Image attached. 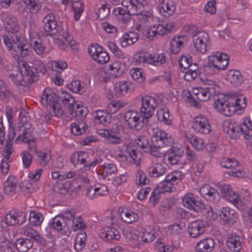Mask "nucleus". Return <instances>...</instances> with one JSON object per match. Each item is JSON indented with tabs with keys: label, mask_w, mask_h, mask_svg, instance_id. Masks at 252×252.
I'll use <instances>...</instances> for the list:
<instances>
[{
	"label": "nucleus",
	"mask_w": 252,
	"mask_h": 252,
	"mask_svg": "<svg viewBox=\"0 0 252 252\" xmlns=\"http://www.w3.org/2000/svg\"><path fill=\"white\" fill-rule=\"evenodd\" d=\"M41 102L47 108H51L55 116L59 117L63 115V110L59 102V97L51 88L44 90Z\"/></svg>",
	"instance_id": "nucleus-3"
},
{
	"label": "nucleus",
	"mask_w": 252,
	"mask_h": 252,
	"mask_svg": "<svg viewBox=\"0 0 252 252\" xmlns=\"http://www.w3.org/2000/svg\"><path fill=\"white\" fill-rule=\"evenodd\" d=\"M95 123L97 124L107 126L111 121V115L105 110H98L93 113Z\"/></svg>",
	"instance_id": "nucleus-31"
},
{
	"label": "nucleus",
	"mask_w": 252,
	"mask_h": 252,
	"mask_svg": "<svg viewBox=\"0 0 252 252\" xmlns=\"http://www.w3.org/2000/svg\"><path fill=\"white\" fill-rule=\"evenodd\" d=\"M103 135L107 139L108 144L116 145L122 143V140L120 136L115 133H110L108 131H105Z\"/></svg>",
	"instance_id": "nucleus-55"
},
{
	"label": "nucleus",
	"mask_w": 252,
	"mask_h": 252,
	"mask_svg": "<svg viewBox=\"0 0 252 252\" xmlns=\"http://www.w3.org/2000/svg\"><path fill=\"white\" fill-rule=\"evenodd\" d=\"M184 176L182 172L175 171L166 176L162 182H161L156 188L162 193L164 192H172L175 188L174 186L184 178Z\"/></svg>",
	"instance_id": "nucleus-7"
},
{
	"label": "nucleus",
	"mask_w": 252,
	"mask_h": 252,
	"mask_svg": "<svg viewBox=\"0 0 252 252\" xmlns=\"http://www.w3.org/2000/svg\"><path fill=\"white\" fill-rule=\"evenodd\" d=\"M63 104L67 108L69 114L73 115V110L75 107V100L69 93H65L62 99Z\"/></svg>",
	"instance_id": "nucleus-46"
},
{
	"label": "nucleus",
	"mask_w": 252,
	"mask_h": 252,
	"mask_svg": "<svg viewBox=\"0 0 252 252\" xmlns=\"http://www.w3.org/2000/svg\"><path fill=\"white\" fill-rule=\"evenodd\" d=\"M159 12L164 17L172 15L176 8V4L172 0H157Z\"/></svg>",
	"instance_id": "nucleus-23"
},
{
	"label": "nucleus",
	"mask_w": 252,
	"mask_h": 252,
	"mask_svg": "<svg viewBox=\"0 0 252 252\" xmlns=\"http://www.w3.org/2000/svg\"><path fill=\"white\" fill-rule=\"evenodd\" d=\"M141 114L135 110H130L126 111L124 117L126 125L130 129H139L141 127Z\"/></svg>",
	"instance_id": "nucleus-16"
},
{
	"label": "nucleus",
	"mask_w": 252,
	"mask_h": 252,
	"mask_svg": "<svg viewBox=\"0 0 252 252\" xmlns=\"http://www.w3.org/2000/svg\"><path fill=\"white\" fill-rule=\"evenodd\" d=\"M228 248L232 252H240L242 250L241 238L235 234H232L226 242Z\"/></svg>",
	"instance_id": "nucleus-34"
},
{
	"label": "nucleus",
	"mask_w": 252,
	"mask_h": 252,
	"mask_svg": "<svg viewBox=\"0 0 252 252\" xmlns=\"http://www.w3.org/2000/svg\"><path fill=\"white\" fill-rule=\"evenodd\" d=\"M158 119L164 123L166 125H169L171 124V120L170 119L168 110L164 108H160L157 112Z\"/></svg>",
	"instance_id": "nucleus-53"
},
{
	"label": "nucleus",
	"mask_w": 252,
	"mask_h": 252,
	"mask_svg": "<svg viewBox=\"0 0 252 252\" xmlns=\"http://www.w3.org/2000/svg\"><path fill=\"white\" fill-rule=\"evenodd\" d=\"M219 216L222 224L228 226L233 225L237 220L235 211L228 207L222 208L219 211Z\"/></svg>",
	"instance_id": "nucleus-19"
},
{
	"label": "nucleus",
	"mask_w": 252,
	"mask_h": 252,
	"mask_svg": "<svg viewBox=\"0 0 252 252\" xmlns=\"http://www.w3.org/2000/svg\"><path fill=\"white\" fill-rule=\"evenodd\" d=\"M192 62V57L189 55L181 57L178 61L180 68L183 69V70L188 69ZM183 71H184V70H183Z\"/></svg>",
	"instance_id": "nucleus-61"
},
{
	"label": "nucleus",
	"mask_w": 252,
	"mask_h": 252,
	"mask_svg": "<svg viewBox=\"0 0 252 252\" xmlns=\"http://www.w3.org/2000/svg\"><path fill=\"white\" fill-rule=\"evenodd\" d=\"M72 7L75 14L74 19L75 21H78L83 11V5L81 2L76 1L72 3Z\"/></svg>",
	"instance_id": "nucleus-62"
},
{
	"label": "nucleus",
	"mask_w": 252,
	"mask_h": 252,
	"mask_svg": "<svg viewBox=\"0 0 252 252\" xmlns=\"http://www.w3.org/2000/svg\"><path fill=\"white\" fill-rule=\"evenodd\" d=\"M174 28L173 22L159 24L154 26L149 30L147 33V37L150 39H153L157 35L163 36L170 33Z\"/></svg>",
	"instance_id": "nucleus-13"
},
{
	"label": "nucleus",
	"mask_w": 252,
	"mask_h": 252,
	"mask_svg": "<svg viewBox=\"0 0 252 252\" xmlns=\"http://www.w3.org/2000/svg\"><path fill=\"white\" fill-rule=\"evenodd\" d=\"M88 52L92 58L101 64L106 63L110 60L108 53L103 50L98 44L91 45L88 48Z\"/></svg>",
	"instance_id": "nucleus-12"
},
{
	"label": "nucleus",
	"mask_w": 252,
	"mask_h": 252,
	"mask_svg": "<svg viewBox=\"0 0 252 252\" xmlns=\"http://www.w3.org/2000/svg\"><path fill=\"white\" fill-rule=\"evenodd\" d=\"M130 83L128 81L119 82L115 84L114 92L118 96H123L127 93Z\"/></svg>",
	"instance_id": "nucleus-44"
},
{
	"label": "nucleus",
	"mask_w": 252,
	"mask_h": 252,
	"mask_svg": "<svg viewBox=\"0 0 252 252\" xmlns=\"http://www.w3.org/2000/svg\"><path fill=\"white\" fill-rule=\"evenodd\" d=\"M4 185L3 190L5 193L9 196H13L15 194L16 184L14 181L9 178L5 182Z\"/></svg>",
	"instance_id": "nucleus-56"
},
{
	"label": "nucleus",
	"mask_w": 252,
	"mask_h": 252,
	"mask_svg": "<svg viewBox=\"0 0 252 252\" xmlns=\"http://www.w3.org/2000/svg\"><path fill=\"white\" fill-rule=\"evenodd\" d=\"M26 4V8L30 13H37L41 9V5L38 0H21Z\"/></svg>",
	"instance_id": "nucleus-45"
},
{
	"label": "nucleus",
	"mask_w": 252,
	"mask_h": 252,
	"mask_svg": "<svg viewBox=\"0 0 252 252\" xmlns=\"http://www.w3.org/2000/svg\"><path fill=\"white\" fill-rule=\"evenodd\" d=\"M220 165L226 168H235L238 166V161L234 158H223L220 161Z\"/></svg>",
	"instance_id": "nucleus-59"
},
{
	"label": "nucleus",
	"mask_w": 252,
	"mask_h": 252,
	"mask_svg": "<svg viewBox=\"0 0 252 252\" xmlns=\"http://www.w3.org/2000/svg\"><path fill=\"white\" fill-rule=\"evenodd\" d=\"M228 77L231 83L235 86L240 85L244 80L241 72L237 70H230L228 74Z\"/></svg>",
	"instance_id": "nucleus-42"
},
{
	"label": "nucleus",
	"mask_w": 252,
	"mask_h": 252,
	"mask_svg": "<svg viewBox=\"0 0 252 252\" xmlns=\"http://www.w3.org/2000/svg\"><path fill=\"white\" fill-rule=\"evenodd\" d=\"M214 240L210 237H207L198 242L195 247L196 252H211L215 248Z\"/></svg>",
	"instance_id": "nucleus-27"
},
{
	"label": "nucleus",
	"mask_w": 252,
	"mask_h": 252,
	"mask_svg": "<svg viewBox=\"0 0 252 252\" xmlns=\"http://www.w3.org/2000/svg\"><path fill=\"white\" fill-rule=\"evenodd\" d=\"M150 55L141 52L137 53L134 56L133 62L136 64L140 63H147L149 64Z\"/></svg>",
	"instance_id": "nucleus-60"
},
{
	"label": "nucleus",
	"mask_w": 252,
	"mask_h": 252,
	"mask_svg": "<svg viewBox=\"0 0 252 252\" xmlns=\"http://www.w3.org/2000/svg\"><path fill=\"white\" fill-rule=\"evenodd\" d=\"M151 140L153 145L158 147L160 152L161 147L170 146L172 143L170 136L164 131L159 129L154 133Z\"/></svg>",
	"instance_id": "nucleus-15"
},
{
	"label": "nucleus",
	"mask_w": 252,
	"mask_h": 252,
	"mask_svg": "<svg viewBox=\"0 0 252 252\" xmlns=\"http://www.w3.org/2000/svg\"><path fill=\"white\" fill-rule=\"evenodd\" d=\"M95 171L99 179H104L108 175L116 174L118 169L114 164L106 163Z\"/></svg>",
	"instance_id": "nucleus-29"
},
{
	"label": "nucleus",
	"mask_w": 252,
	"mask_h": 252,
	"mask_svg": "<svg viewBox=\"0 0 252 252\" xmlns=\"http://www.w3.org/2000/svg\"><path fill=\"white\" fill-rule=\"evenodd\" d=\"M43 220V216L41 213L34 211L30 213L29 220L33 225H38L42 222Z\"/></svg>",
	"instance_id": "nucleus-64"
},
{
	"label": "nucleus",
	"mask_w": 252,
	"mask_h": 252,
	"mask_svg": "<svg viewBox=\"0 0 252 252\" xmlns=\"http://www.w3.org/2000/svg\"><path fill=\"white\" fill-rule=\"evenodd\" d=\"M206 222L202 220H196L189 224L188 232L191 238H195L203 234L205 231Z\"/></svg>",
	"instance_id": "nucleus-22"
},
{
	"label": "nucleus",
	"mask_w": 252,
	"mask_h": 252,
	"mask_svg": "<svg viewBox=\"0 0 252 252\" xmlns=\"http://www.w3.org/2000/svg\"><path fill=\"white\" fill-rule=\"evenodd\" d=\"M139 38V34L134 31H129L119 38V41L122 47H126L135 43Z\"/></svg>",
	"instance_id": "nucleus-28"
},
{
	"label": "nucleus",
	"mask_w": 252,
	"mask_h": 252,
	"mask_svg": "<svg viewBox=\"0 0 252 252\" xmlns=\"http://www.w3.org/2000/svg\"><path fill=\"white\" fill-rule=\"evenodd\" d=\"M135 142L144 152L149 153L154 157H160L163 155V153L159 151V149L158 147L150 143L145 136H138L135 139Z\"/></svg>",
	"instance_id": "nucleus-11"
},
{
	"label": "nucleus",
	"mask_w": 252,
	"mask_h": 252,
	"mask_svg": "<svg viewBox=\"0 0 252 252\" xmlns=\"http://www.w3.org/2000/svg\"><path fill=\"white\" fill-rule=\"evenodd\" d=\"M9 77L10 80L17 86H25L27 81L26 77L24 79L21 72L12 73L9 75Z\"/></svg>",
	"instance_id": "nucleus-57"
},
{
	"label": "nucleus",
	"mask_w": 252,
	"mask_h": 252,
	"mask_svg": "<svg viewBox=\"0 0 252 252\" xmlns=\"http://www.w3.org/2000/svg\"><path fill=\"white\" fill-rule=\"evenodd\" d=\"M228 56L224 53L217 52L214 55L209 56L206 71L212 70L213 73H217L219 71L225 69L228 64Z\"/></svg>",
	"instance_id": "nucleus-4"
},
{
	"label": "nucleus",
	"mask_w": 252,
	"mask_h": 252,
	"mask_svg": "<svg viewBox=\"0 0 252 252\" xmlns=\"http://www.w3.org/2000/svg\"><path fill=\"white\" fill-rule=\"evenodd\" d=\"M100 237L106 241L111 242L120 239L121 236L119 230L115 227L106 226L99 232Z\"/></svg>",
	"instance_id": "nucleus-25"
},
{
	"label": "nucleus",
	"mask_w": 252,
	"mask_h": 252,
	"mask_svg": "<svg viewBox=\"0 0 252 252\" xmlns=\"http://www.w3.org/2000/svg\"><path fill=\"white\" fill-rule=\"evenodd\" d=\"M124 71V66L120 62H115L109 65L108 74L110 78H116L120 77Z\"/></svg>",
	"instance_id": "nucleus-36"
},
{
	"label": "nucleus",
	"mask_w": 252,
	"mask_h": 252,
	"mask_svg": "<svg viewBox=\"0 0 252 252\" xmlns=\"http://www.w3.org/2000/svg\"><path fill=\"white\" fill-rule=\"evenodd\" d=\"M137 18L142 23H146L152 20L153 14L151 11L143 10L142 11H137Z\"/></svg>",
	"instance_id": "nucleus-63"
},
{
	"label": "nucleus",
	"mask_w": 252,
	"mask_h": 252,
	"mask_svg": "<svg viewBox=\"0 0 252 252\" xmlns=\"http://www.w3.org/2000/svg\"><path fill=\"white\" fill-rule=\"evenodd\" d=\"M51 226L58 232L63 233L68 228V222L62 218L60 215L56 216L50 223Z\"/></svg>",
	"instance_id": "nucleus-35"
},
{
	"label": "nucleus",
	"mask_w": 252,
	"mask_h": 252,
	"mask_svg": "<svg viewBox=\"0 0 252 252\" xmlns=\"http://www.w3.org/2000/svg\"><path fill=\"white\" fill-rule=\"evenodd\" d=\"M14 45V50L12 53L18 58L25 57L29 54L30 46L20 37H17V42H15Z\"/></svg>",
	"instance_id": "nucleus-26"
},
{
	"label": "nucleus",
	"mask_w": 252,
	"mask_h": 252,
	"mask_svg": "<svg viewBox=\"0 0 252 252\" xmlns=\"http://www.w3.org/2000/svg\"><path fill=\"white\" fill-rule=\"evenodd\" d=\"M29 117L26 118H20L19 120L20 130L22 131V133L18 135L15 139V142L17 143L19 140L22 138V141L26 142L32 132V124L30 122Z\"/></svg>",
	"instance_id": "nucleus-20"
},
{
	"label": "nucleus",
	"mask_w": 252,
	"mask_h": 252,
	"mask_svg": "<svg viewBox=\"0 0 252 252\" xmlns=\"http://www.w3.org/2000/svg\"><path fill=\"white\" fill-rule=\"evenodd\" d=\"M232 101H233V105L236 110L237 109L240 110L245 107L247 105L246 97L243 95L235 96L231 97Z\"/></svg>",
	"instance_id": "nucleus-54"
},
{
	"label": "nucleus",
	"mask_w": 252,
	"mask_h": 252,
	"mask_svg": "<svg viewBox=\"0 0 252 252\" xmlns=\"http://www.w3.org/2000/svg\"><path fill=\"white\" fill-rule=\"evenodd\" d=\"M113 13L118 19V20L123 23L127 24L131 20V15L132 13L128 12L126 10H125L122 7L115 8Z\"/></svg>",
	"instance_id": "nucleus-37"
},
{
	"label": "nucleus",
	"mask_w": 252,
	"mask_h": 252,
	"mask_svg": "<svg viewBox=\"0 0 252 252\" xmlns=\"http://www.w3.org/2000/svg\"><path fill=\"white\" fill-rule=\"evenodd\" d=\"M187 41V37L185 35L175 36L170 41V50L174 54H178L182 47H184Z\"/></svg>",
	"instance_id": "nucleus-33"
},
{
	"label": "nucleus",
	"mask_w": 252,
	"mask_h": 252,
	"mask_svg": "<svg viewBox=\"0 0 252 252\" xmlns=\"http://www.w3.org/2000/svg\"><path fill=\"white\" fill-rule=\"evenodd\" d=\"M192 127L197 132L207 134L211 131V126L207 118L203 115H198L194 118Z\"/></svg>",
	"instance_id": "nucleus-14"
},
{
	"label": "nucleus",
	"mask_w": 252,
	"mask_h": 252,
	"mask_svg": "<svg viewBox=\"0 0 252 252\" xmlns=\"http://www.w3.org/2000/svg\"><path fill=\"white\" fill-rule=\"evenodd\" d=\"M187 137L196 150L200 151L205 147V144L201 138L193 135H189Z\"/></svg>",
	"instance_id": "nucleus-52"
},
{
	"label": "nucleus",
	"mask_w": 252,
	"mask_h": 252,
	"mask_svg": "<svg viewBox=\"0 0 252 252\" xmlns=\"http://www.w3.org/2000/svg\"><path fill=\"white\" fill-rule=\"evenodd\" d=\"M166 171L165 166L160 163H153L147 169L149 176L154 178L163 176Z\"/></svg>",
	"instance_id": "nucleus-32"
},
{
	"label": "nucleus",
	"mask_w": 252,
	"mask_h": 252,
	"mask_svg": "<svg viewBox=\"0 0 252 252\" xmlns=\"http://www.w3.org/2000/svg\"><path fill=\"white\" fill-rule=\"evenodd\" d=\"M126 152L128 154V157L134 161L135 165L139 166L141 158V152L139 150L135 149L132 146H127Z\"/></svg>",
	"instance_id": "nucleus-47"
},
{
	"label": "nucleus",
	"mask_w": 252,
	"mask_h": 252,
	"mask_svg": "<svg viewBox=\"0 0 252 252\" xmlns=\"http://www.w3.org/2000/svg\"><path fill=\"white\" fill-rule=\"evenodd\" d=\"M68 88L72 92L79 94H83L85 91V89L79 80H75L72 81L68 85Z\"/></svg>",
	"instance_id": "nucleus-58"
},
{
	"label": "nucleus",
	"mask_w": 252,
	"mask_h": 252,
	"mask_svg": "<svg viewBox=\"0 0 252 252\" xmlns=\"http://www.w3.org/2000/svg\"><path fill=\"white\" fill-rule=\"evenodd\" d=\"M30 65L26 62H22L21 69L27 78L28 84L31 85L37 81L41 75L46 72V67L44 63L38 59L34 60Z\"/></svg>",
	"instance_id": "nucleus-1"
},
{
	"label": "nucleus",
	"mask_w": 252,
	"mask_h": 252,
	"mask_svg": "<svg viewBox=\"0 0 252 252\" xmlns=\"http://www.w3.org/2000/svg\"><path fill=\"white\" fill-rule=\"evenodd\" d=\"M102 160L100 158H96L91 160L87 154L83 151L74 152L70 156V161L72 164L74 166L79 163L84 164V167L88 170L100 163Z\"/></svg>",
	"instance_id": "nucleus-6"
},
{
	"label": "nucleus",
	"mask_w": 252,
	"mask_h": 252,
	"mask_svg": "<svg viewBox=\"0 0 252 252\" xmlns=\"http://www.w3.org/2000/svg\"><path fill=\"white\" fill-rule=\"evenodd\" d=\"M199 192L201 196L206 200L210 202L216 203L219 198L218 191L210 185L205 184L200 189Z\"/></svg>",
	"instance_id": "nucleus-24"
},
{
	"label": "nucleus",
	"mask_w": 252,
	"mask_h": 252,
	"mask_svg": "<svg viewBox=\"0 0 252 252\" xmlns=\"http://www.w3.org/2000/svg\"><path fill=\"white\" fill-rule=\"evenodd\" d=\"M121 220L127 223H131L138 220V215L132 211L128 210L121 215Z\"/></svg>",
	"instance_id": "nucleus-51"
},
{
	"label": "nucleus",
	"mask_w": 252,
	"mask_h": 252,
	"mask_svg": "<svg viewBox=\"0 0 252 252\" xmlns=\"http://www.w3.org/2000/svg\"><path fill=\"white\" fill-rule=\"evenodd\" d=\"M4 26L9 32L16 33L19 31V25L16 18L11 15H8L4 20Z\"/></svg>",
	"instance_id": "nucleus-39"
},
{
	"label": "nucleus",
	"mask_w": 252,
	"mask_h": 252,
	"mask_svg": "<svg viewBox=\"0 0 252 252\" xmlns=\"http://www.w3.org/2000/svg\"><path fill=\"white\" fill-rule=\"evenodd\" d=\"M183 205L188 209L197 213L203 214L206 208V205L203 202L196 200L194 195L187 193L183 198Z\"/></svg>",
	"instance_id": "nucleus-9"
},
{
	"label": "nucleus",
	"mask_w": 252,
	"mask_h": 252,
	"mask_svg": "<svg viewBox=\"0 0 252 252\" xmlns=\"http://www.w3.org/2000/svg\"><path fill=\"white\" fill-rule=\"evenodd\" d=\"M88 126L85 123L82 121L78 120L73 123L70 126L71 131L75 135H80L84 133Z\"/></svg>",
	"instance_id": "nucleus-43"
},
{
	"label": "nucleus",
	"mask_w": 252,
	"mask_h": 252,
	"mask_svg": "<svg viewBox=\"0 0 252 252\" xmlns=\"http://www.w3.org/2000/svg\"><path fill=\"white\" fill-rule=\"evenodd\" d=\"M87 234L85 232L78 233L74 242V248L78 252L81 251L85 246Z\"/></svg>",
	"instance_id": "nucleus-50"
},
{
	"label": "nucleus",
	"mask_w": 252,
	"mask_h": 252,
	"mask_svg": "<svg viewBox=\"0 0 252 252\" xmlns=\"http://www.w3.org/2000/svg\"><path fill=\"white\" fill-rule=\"evenodd\" d=\"M19 252H27L32 248L33 242L32 240L26 238H20L13 244Z\"/></svg>",
	"instance_id": "nucleus-38"
},
{
	"label": "nucleus",
	"mask_w": 252,
	"mask_h": 252,
	"mask_svg": "<svg viewBox=\"0 0 252 252\" xmlns=\"http://www.w3.org/2000/svg\"><path fill=\"white\" fill-rule=\"evenodd\" d=\"M157 107L155 98L149 95L142 97L140 110L141 115L144 119L148 120L151 117Z\"/></svg>",
	"instance_id": "nucleus-10"
},
{
	"label": "nucleus",
	"mask_w": 252,
	"mask_h": 252,
	"mask_svg": "<svg viewBox=\"0 0 252 252\" xmlns=\"http://www.w3.org/2000/svg\"><path fill=\"white\" fill-rule=\"evenodd\" d=\"M26 221L25 213L20 211H10L6 214L5 217V222L9 226H14L17 224L22 225Z\"/></svg>",
	"instance_id": "nucleus-18"
},
{
	"label": "nucleus",
	"mask_w": 252,
	"mask_h": 252,
	"mask_svg": "<svg viewBox=\"0 0 252 252\" xmlns=\"http://www.w3.org/2000/svg\"><path fill=\"white\" fill-rule=\"evenodd\" d=\"M214 108L220 113L226 116H231L235 113L236 108L234 106L232 98H226L222 94L214 96Z\"/></svg>",
	"instance_id": "nucleus-5"
},
{
	"label": "nucleus",
	"mask_w": 252,
	"mask_h": 252,
	"mask_svg": "<svg viewBox=\"0 0 252 252\" xmlns=\"http://www.w3.org/2000/svg\"><path fill=\"white\" fill-rule=\"evenodd\" d=\"M137 0H123L122 5L127 11L132 13V15L137 14V11L140 10L142 6Z\"/></svg>",
	"instance_id": "nucleus-40"
},
{
	"label": "nucleus",
	"mask_w": 252,
	"mask_h": 252,
	"mask_svg": "<svg viewBox=\"0 0 252 252\" xmlns=\"http://www.w3.org/2000/svg\"><path fill=\"white\" fill-rule=\"evenodd\" d=\"M184 155V151L182 148L172 147L169 149L164 157V160L168 161V164L171 165H176L180 161L182 157Z\"/></svg>",
	"instance_id": "nucleus-21"
},
{
	"label": "nucleus",
	"mask_w": 252,
	"mask_h": 252,
	"mask_svg": "<svg viewBox=\"0 0 252 252\" xmlns=\"http://www.w3.org/2000/svg\"><path fill=\"white\" fill-rule=\"evenodd\" d=\"M223 129L231 138L237 139L240 136L239 126L233 122L225 121L223 123Z\"/></svg>",
	"instance_id": "nucleus-30"
},
{
	"label": "nucleus",
	"mask_w": 252,
	"mask_h": 252,
	"mask_svg": "<svg viewBox=\"0 0 252 252\" xmlns=\"http://www.w3.org/2000/svg\"><path fill=\"white\" fill-rule=\"evenodd\" d=\"M200 81L202 86L197 94V98L202 101H206L217 95L220 92L219 86L213 80L199 75Z\"/></svg>",
	"instance_id": "nucleus-2"
},
{
	"label": "nucleus",
	"mask_w": 252,
	"mask_h": 252,
	"mask_svg": "<svg viewBox=\"0 0 252 252\" xmlns=\"http://www.w3.org/2000/svg\"><path fill=\"white\" fill-rule=\"evenodd\" d=\"M192 41L196 50L201 53H205L210 48V38L207 32L198 31L193 35Z\"/></svg>",
	"instance_id": "nucleus-8"
},
{
	"label": "nucleus",
	"mask_w": 252,
	"mask_h": 252,
	"mask_svg": "<svg viewBox=\"0 0 252 252\" xmlns=\"http://www.w3.org/2000/svg\"><path fill=\"white\" fill-rule=\"evenodd\" d=\"M88 113V109L87 107L80 104L75 103L73 110V115L72 116L78 118L80 121H83V119L86 117Z\"/></svg>",
	"instance_id": "nucleus-48"
},
{
	"label": "nucleus",
	"mask_w": 252,
	"mask_h": 252,
	"mask_svg": "<svg viewBox=\"0 0 252 252\" xmlns=\"http://www.w3.org/2000/svg\"><path fill=\"white\" fill-rule=\"evenodd\" d=\"M42 22L44 24L43 29L45 31V33H43L44 36H53L59 32L57 22L55 20L54 14L52 13L47 14L43 18Z\"/></svg>",
	"instance_id": "nucleus-17"
},
{
	"label": "nucleus",
	"mask_w": 252,
	"mask_h": 252,
	"mask_svg": "<svg viewBox=\"0 0 252 252\" xmlns=\"http://www.w3.org/2000/svg\"><path fill=\"white\" fill-rule=\"evenodd\" d=\"M149 58V64L155 66L160 65L165 63L166 61V57L163 53L155 54L154 55L150 54Z\"/></svg>",
	"instance_id": "nucleus-49"
},
{
	"label": "nucleus",
	"mask_w": 252,
	"mask_h": 252,
	"mask_svg": "<svg viewBox=\"0 0 252 252\" xmlns=\"http://www.w3.org/2000/svg\"><path fill=\"white\" fill-rule=\"evenodd\" d=\"M239 126L240 131L244 135L245 139L248 137L250 133L252 134V121L250 117H245L242 123Z\"/></svg>",
	"instance_id": "nucleus-41"
}]
</instances>
